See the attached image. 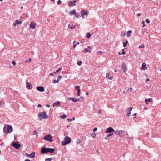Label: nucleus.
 I'll list each match as a JSON object with an SVG mask.
<instances>
[{
  "label": "nucleus",
  "mask_w": 161,
  "mask_h": 161,
  "mask_svg": "<svg viewBox=\"0 0 161 161\" xmlns=\"http://www.w3.org/2000/svg\"><path fill=\"white\" fill-rule=\"evenodd\" d=\"M75 89L77 90L78 91V90H80V87L79 86H75Z\"/></svg>",
  "instance_id": "29"
},
{
  "label": "nucleus",
  "mask_w": 161,
  "mask_h": 161,
  "mask_svg": "<svg viewBox=\"0 0 161 161\" xmlns=\"http://www.w3.org/2000/svg\"><path fill=\"white\" fill-rule=\"evenodd\" d=\"M97 53V54L99 55H101L103 53L102 52H101V51H98Z\"/></svg>",
  "instance_id": "40"
},
{
  "label": "nucleus",
  "mask_w": 161,
  "mask_h": 161,
  "mask_svg": "<svg viewBox=\"0 0 161 161\" xmlns=\"http://www.w3.org/2000/svg\"><path fill=\"white\" fill-rule=\"evenodd\" d=\"M91 34L90 33H87L86 35V37L87 38H89L91 36Z\"/></svg>",
  "instance_id": "28"
},
{
  "label": "nucleus",
  "mask_w": 161,
  "mask_h": 161,
  "mask_svg": "<svg viewBox=\"0 0 161 161\" xmlns=\"http://www.w3.org/2000/svg\"><path fill=\"white\" fill-rule=\"evenodd\" d=\"M55 149L53 148H46V147H43L41 150V153L42 154L47 153H53Z\"/></svg>",
  "instance_id": "1"
},
{
  "label": "nucleus",
  "mask_w": 161,
  "mask_h": 161,
  "mask_svg": "<svg viewBox=\"0 0 161 161\" xmlns=\"http://www.w3.org/2000/svg\"><path fill=\"white\" fill-rule=\"evenodd\" d=\"M81 142V141H80L79 139H78L76 142L77 144H79Z\"/></svg>",
  "instance_id": "50"
},
{
  "label": "nucleus",
  "mask_w": 161,
  "mask_h": 161,
  "mask_svg": "<svg viewBox=\"0 0 161 161\" xmlns=\"http://www.w3.org/2000/svg\"><path fill=\"white\" fill-rule=\"evenodd\" d=\"M109 75V74L108 73H107L106 74V77H108Z\"/></svg>",
  "instance_id": "55"
},
{
  "label": "nucleus",
  "mask_w": 161,
  "mask_h": 161,
  "mask_svg": "<svg viewBox=\"0 0 161 161\" xmlns=\"http://www.w3.org/2000/svg\"><path fill=\"white\" fill-rule=\"evenodd\" d=\"M22 21H19L18 20H15V24H14V26H16L17 24H22Z\"/></svg>",
  "instance_id": "21"
},
{
  "label": "nucleus",
  "mask_w": 161,
  "mask_h": 161,
  "mask_svg": "<svg viewBox=\"0 0 161 161\" xmlns=\"http://www.w3.org/2000/svg\"><path fill=\"white\" fill-rule=\"evenodd\" d=\"M125 33L124 31H122L121 32V34L122 36H124L125 35Z\"/></svg>",
  "instance_id": "33"
},
{
  "label": "nucleus",
  "mask_w": 161,
  "mask_h": 161,
  "mask_svg": "<svg viewBox=\"0 0 161 161\" xmlns=\"http://www.w3.org/2000/svg\"><path fill=\"white\" fill-rule=\"evenodd\" d=\"M62 118L63 119H64L67 117V116L65 114H64L62 116Z\"/></svg>",
  "instance_id": "45"
},
{
  "label": "nucleus",
  "mask_w": 161,
  "mask_h": 161,
  "mask_svg": "<svg viewBox=\"0 0 161 161\" xmlns=\"http://www.w3.org/2000/svg\"><path fill=\"white\" fill-rule=\"evenodd\" d=\"M114 132H115V133L116 135H119L120 130H116Z\"/></svg>",
  "instance_id": "34"
},
{
  "label": "nucleus",
  "mask_w": 161,
  "mask_h": 161,
  "mask_svg": "<svg viewBox=\"0 0 161 161\" xmlns=\"http://www.w3.org/2000/svg\"><path fill=\"white\" fill-rule=\"evenodd\" d=\"M91 47L90 46H88L87 47V48H85L84 50H83V52L84 53H85L86 51V52H89V50L91 49Z\"/></svg>",
  "instance_id": "16"
},
{
  "label": "nucleus",
  "mask_w": 161,
  "mask_h": 161,
  "mask_svg": "<svg viewBox=\"0 0 161 161\" xmlns=\"http://www.w3.org/2000/svg\"><path fill=\"white\" fill-rule=\"evenodd\" d=\"M61 3V0H58L57 2V3L58 5H60Z\"/></svg>",
  "instance_id": "42"
},
{
  "label": "nucleus",
  "mask_w": 161,
  "mask_h": 161,
  "mask_svg": "<svg viewBox=\"0 0 161 161\" xmlns=\"http://www.w3.org/2000/svg\"><path fill=\"white\" fill-rule=\"evenodd\" d=\"M75 16L76 17L78 18V17H80V14H76V13L75 14Z\"/></svg>",
  "instance_id": "35"
},
{
  "label": "nucleus",
  "mask_w": 161,
  "mask_h": 161,
  "mask_svg": "<svg viewBox=\"0 0 161 161\" xmlns=\"http://www.w3.org/2000/svg\"><path fill=\"white\" fill-rule=\"evenodd\" d=\"M141 16V14H140V13H138V14H137V16H138V17H139V16Z\"/></svg>",
  "instance_id": "64"
},
{
  "label": "nucleus",
  "mask_w": 161,
  "mask_h": 161,
  "mask_svg": "<svg viewBox=\"0 0 161 161\" xmlns=\"http://www.w3.org/2000/svg\"><path fill=\"white\" fill-rule=\"evenodd\" d=\"M80 90H78V92L77 93V95L78 96H80Z\"/></svg>",
  "instance_id": "41"
},
{
  "label": "nucleus",
  "mask_w": 161,
  "mask_h": 161,
  "mask_svg": "<svg viewBox=\"0 0 161 161\" xmlns=\"http://www.w3.org/2000/svg\"><path fill=\"white\" fill-rule=\"evenodd\" d=\"M114 130L112 127H110L108 128L106 131V133H111L112 132L114 131Z\"/></svg>",
  "instance_id": "11"
},
{
  "label": "nucleus",
  "mask_w": 161,
  "mask_h": 161,
  "mask_svg": "<svg viewBox=\"0 0 161 161\" xmlns=\"http://www.w3.org/2000/svg\"><path fill=\"white\" fill-rule=\"evenodd\" d=\"M113 134V133H110L109 134H108L107 136H106L105 137V139H107L109 137H110V136H112Z\"/></svg>",
  "instance_id": "26"
},
{
  "label": "nucleus",
  "mask_w": 161,
  "mask_h": 161,
  "mask_svg": "<svg viewBox=\"0 0 161 161\" xmlns=\"http://www.w3.org/2000/svg\"><path fill=\"white\" fill-rule=\"evenodd\" d=\"M127 44L126 43H125V42H124L123 43V46L124 47H125L126 46Z\"/></svg>",
  "instance_id": "52"
},
{
  "label": "nucleus",
  "mask_w": 161,
  "mask_h": 161,
  "mask_svg": "<svg viewBox=\"0 0 161 161\" xmlns=\"http://www.w3.org/2000/svg\"><path fill=\"white\" fill-rule=\"evenodd\" d=\"M36 26V24H34L33 22H32L31 23L29 27L30 29L32 28V29H34L35 28Z\"/></svg>",
  "instance_id": "14"
},
{
  "label": "nucleus",
  "mask_w": 161,
  "mask_h": 161,
  "mask_svg": "<svg viewBox=\"0 0 161 161\" xmlns=\"http://www.w3.org/2000/svg\"><path fill=\"white\" fill-rule=\"evenodd\" d=\"M19 142H14L12 143V146L18 149L21 146V144H19Z\"/></svg>",
  "instance_id": "6"
},
{
  "label": "nucleus",
  "mask_w": 161,
  "mask_h": 161,
  "mask_svg": "<svg viewBox=\"0 0 161 161\" xmlns=\"http://www.w3.org/2000/svg\"><path fill=\"white\" fill-rule=\"evenodd\" d=\"M81 15L83 18H85V15H88V14L87 13V11H86L84 10H82L81 11Z\"/></svg>",
  "instance_id": "8"
},
{
  "label": "nucleus",
  "mask_w": 161,
  "mask_h": 161,
  "mask_svg": "<svg viewBox=\"0 0 161 161\" xmlns=\"http://www.w3.org/2000/svg\"><path fill=\"white\" fill-rule=\"evenodd\" d=\"M75 28H76V25H75L74 26H71V29H74Z\"/></svg>",
  "instance_id": "48"
},
{
  "label": "nucleus",
  "mask_w": 161,
  "mask_h": 161,
  "mask_svg": "<svg viewBox=\"0 0 161 161\" xmlns=\"http://www.w3.org/2000/svg\"><path fill=\"white\" fill-rule=\"evenodd\" d=\"M86 40L85 39H83L81 42L82 43H84L86 42Z\"/></svg>",
  "instance_id": "47"
},
{
  "label": "nucleus",
  "mask_w": 161,
  "mask_h": 161,
  "mask_svg": "<svg viewBox=\"0 0 161 161\" xmlns=\"http://www.w3.org/2000/svg\"><path fill=\"white\" fill-rule=\"evenodd\" d=\"M152 99L150 98L149 99H145V102L147 104H148V103H147L148 101H149V102H151L152 101Z\"/></svg>",
  "instance_id": "24"
},
{
  "label": "nucleus",
  "mask_w": 161,
  "mask_h": 161,
  "mask_svg": "<svg viewBox=\"0 0 161 161\" xmlns=\"http://www.w3.org/2000/svg\"><path fill=\"white\" fill-rule=\"evenodd\" d=\"M46 106L47 108H49L50 107V105L49 104H47L46 105Z\"/></svg>",
  "instance_id": "62"
},
{
  "label": "nucleus",
  "mask_w": 161,
  "mask_h": 161,
  "mask_svg": "<svg viewBox=\"0 0 161 161\" xmlns=\"http://www.w3.org/2000/svg\"><path fill=\"white\" fill-rule=\"evenodd\" d=\"M81 142V141H80L79 139H78L76 142L77 144H79Z\"/></svg>",
  "instance_id": "51"
},
{
  "label": "nucleus",
  "mask_w": 161,
  "mask_h": 161,
  "mask_svg": "<svg viewBox=\"0 0 161 161\" xmlns=\"http://www.w3.org/2000/svg\"><path fill=\"white\" fill-rule=\"evenodd\" d=\"M52 159L51 158H47L45 159V161H51Z\"/></svg>",
  "instance_id": "36"
},
{
  "label": "nucleus",
  "mask_w": 161,
  "mask_h": 161,
  "mask_svg": "<svg viewBox=\"0 0 161 161\" xmlns=\"http://www.w3.org/2000/svg\"><path fill=\"white\" fill-rule=\"evenodd\" d=\"M33 134L34 135H36V137L38 136V134L36 130H35L33 131Z\"/></svg>",
  "instance_id": "31"
},
{
  "label": "nucleus",
  "mask_w": 161,
  "mask_h": 161,
  "mask_svg": "<svg viewBox=\"0 0 161 161\" xmlns=\"http://www.w3.org/2000/svg\"><path fill=\"white\" fill-rule=\"evenodd\" d=\"M13 131V128L12 127L9 125H6L3 128V132L5 133H7V132L10 133Z\"/></svg>",
  "instance_id": "3"
},
{
  "label": "nucleus",
  "mask_w": 161,
  "mask_h": 161,
  "mask_svg": "<svg viewBox=\"0 0 161 161\" xmlns=\"http://www.w3.org/2000/svg\"><path fill=\"white\" fill-rule=\"evenodd\" d=\"M122 69H123L124 72H126L128 70L126 64L123 63L122 65Z\"/></svg>",
  "instance_id": "9"
},
{
  "label": "nucleus",
  "mask_w": 161,
  "mask_h": 161,
  "mask_svg": "<svg viewBox=\"0 0 161 161\" xmlns=\"http://www.w3.org/2000/svg\"><path fill=\"white\" fill-rule=\"evenodd\" d=\"M76 13V10L75 9H73L70 12H69V14L70 15H72L74 14H75Z\"/></svg>",
  "instance_id": "19"
},
{
  "label": "nucleus",
  "mask_w": 161,
  "mask_h": 161,
  "mask_svg": "<svg viewBox=\"0 0 161 161\" xmlns=\"http://www.w3.org/2000/svg\"><path fill=\"white\" fill-rule=\"evenodd\" d=\"M71 142V139L68 136H66L64 138L62 142V144L63 146H65L67 144L70 143Z\"/></svg>",
  "instance_id": "4"
},
{
  "label": "nucleus",
  "mask_w": 161,
  "mask_h": 161,
  "mask_svg": "<svg viewBox=\"0 0 161 161\" xmlns=\"http://www.w3.org/2000/svg\"><path fill=\"white\" fill-rule=\"evenodd\" d=\"M37 90L40 92H43L44 91L45 89L44 87L39 86L36 87Z\"/></svg>",
  "instance_id": "13"
},
{
  "label": "nucleus",
  "mask_w": 161,
  "mask_h": 161,
  "mask_svg": "<svg viewBox=\"0 0 161 161\" xmlns=\"http://www.w3.org/2000/svg\"><path fill=\"white\" fill-rule=\"evenodd\" d=\"M147 69V67H146V64L145 63H142L141 68L142 69L145 70Z\"/></svg>",
  "instance_id": "20"
},
{
  "label": "nucleus",
  "mask_w": 161,
  "mask_h": 161,
  "mask_svg": "<svg viewBox=\"0 0 161 161\" xmlns=\"http://www.w3.org/2000/svg\"><path fill=\"white\" fill-rule=\"evenodd\" d=\"M132 109V108L131 107H130L128 108L127 109V116H130L131 114V111Z\"/></svg>",
  "instance_id": "10"
},
{
  "label": "nucleus",
  "mask_w": 161,
  "mask_h": 161,
  "mask_svg": "<svg viewBox=\"0 0 161 161\" xmlns=\"http://www.w3.org/2000/svg\"><path fill=\"white\" fill-rule=\"evenodd\" d=\"M131 89H132V88H131V87H130L129 88H128V89H127V88H125V90H127V92H129V91H131Z\"/></svg>",
  "instance_id": "38"
},
{
  "label": "nucleus",
  "mask_w": 161,
  "mask_h": 161,
  "mask_svg": "<svg viewBox=\"0 0 161 161\" xmlns=\"http://www.w3.org/2000/svg\"><path fill=\"white\" fill-rule=\"evenodd\" d=\"M71 25L70 24H69L68 25V28H71Z\"/></svg>",
  "instance_id": "60"
},
{
  "label": "nucleus",
  "mask_w": 161,
  "mask_h": 161,
  "mask_svg": "<svg viewBox=\"0 0 161 161\" xmlns=\"http://www.w3.org/2000/svg\"><path fill=\"white\" fill-rule=\"evenodd\" d=\"M59 82V80H53V83H58Z\"/></svg>",
  "instance_id": "32"
},
{
  "label": "nucleus",
  "mask_w": 161,
  "mask_h": 161,
  "mask_svg": "<svg viewBox=\"0 0 161 161\" xmlns=\"http://www.w3.org/2000/svg\"><path fill=\"white\" fill-rule=\"evenodd\" d=\"M67 120L69 122H71L72 121V119H67Z\"/></svg>",
  "instance_id": "54"
},
{
  "label": "nucleus",
  "mask_w": 161,
  "mask_h": 161,
  "mask_svg": "<svg viewBox=\"0 0 161 161\" xmlns=\"http://www.w3.org/2000/svg\"><path fill=\"white\" fill-rule=\"evenodd\" d=\"M101 112V110L100 109L98 111H97V113L99 114H100Z\"/></svg>",
  "instance_id": "58"
},
{
  "label": "nucleus",
  "mask_w": 161,
  "mask_h": 161,
  "mask_svg": "<svg viewBox=\"0 0 161 161\" xmlns=\"http://www.w3.org/2000/svg\"><path fill=\"white\" fill-rule=\"evenodd\" d=\"M62 76H61V75H60V76H59L58 77V80H59H59H61V78H62Z\"/></svg>",
  "instance_id": "46"
},
{
  "label": "nucleus",
  "mask_w": 161,
  "mask_h": 161,
  "mask_svg": "<svg viewBox=\"0 0 161 161\" xmlns=\"http://www.w3.org/2000/svg\"><path fill=\"white\" fill-rule=\"evenodd\" d=\"M145 47L144 46L143 44L141 45V46H139V48H143Z\"/></svg>",
  "instance_id": "44"
},
{
  "label": "nucleus",
  "mask_w": 161,
  "mask_h": 161,
  "mask_svg": "<svg viewBox=\"0 0 161 161\" xmlns=\"http://www.w3.org/2000/svg\"><path fill=\"white\" fill-rule=\"evenodd\" d=\"M122 55H124L125 54V52L124 49H122Z\"/></svg>",
  "instance_id": "39"
},
{
  "label": "nucleus",
  "mask_w": 161,
  "mask_h": 161,
  "mask_svg": "<svg viewBox=\"0 0 161 161\" xmlns=\"http://www.w3.org/2000/svg\"><path fill=\"white\" fill-rule=\"evenodd\" d=\"M76 0H73V1H69L68 3L69 6V7H71L72 5L73 6H75V3L76 2Z\"/></svg>",
  "instance_id": "7"
},
{
  "label": "nucleus",
  "mask_w": 161,
  "mask_h": 161,
  "mask_svg": "<svg viewBox=\"0 0 161 161\" xmlns=\"http://www.w3.org/2000/svg\"><path fill=\"white\" fill-rule=\"evenodd\" d=\"M62 68H59L58 69V70H57L56 71L54 72L55 74H57L59 71H61L62 70Z\"/></svg>",
  "instance_id": "25"
},
{
  "label": "nucleus",
  "mask_w": 161,
  "mask_h": 161,
  "mask_svg": "<svg viewBox=\"0 0 161 161\" xmlns=\"http://www.w3.org/2000/svg\"><path fill=\"white\" fill-rule=\"evenodd\" d=\"M145 22L144 21H142V24L143 25H142V27H145Z\"/></svg>",
  "instance_id": "43"
},
{
  "label": "nucleus",
  "mask_w": 161,
  "mask_h": 161,
  "mask_svg": "<svg viewBox=\"0 0 161 161\" xmlns=\"http://www.w3.org/2000/svg\"><path fill=\"white\" fill-rule=\"evenodd\" d=\"M42 105L41 104H39L37 105V107H42Z\"/></svg>",
  "instance_id": "59"
},
{
  "label": "nucleus",
  "mask_w": 161,
  "mask_h": 161,
  "mask_svg": "<svg viewBox=\"0 0 161 161\" xmlns=\"http://www.w3.org/2000/svg\"><path fill=\"white\" fill-rule=\"evenodd\" d=\"M69 99L70 100H72L73 102H77V101H79L80 100L79 98L75 99L74 98H72H72H71V97L69 98Z\"/></svg>",
  "instance_id": "17"
},
{
  "label": "nucleus",
  "mask_w": 161,
  "mask_h": 161,
  "mask_svg": "<svg viewBox=\"0 0 161 161\" xmlns=\"http://www.w3.org/2000/svg\"><path fill=\"white\" fill-rule=\"evenodd\" d=\"M76 46V44H75L74 46H73V48H75Z\"/></svg>",
  "instance_id": "61"
},
{
  "label": "nucleus",
  "mask_w": 161,
  "mask_h": 161,
  "mask_svg": "<svg viewBox=\"0 0 161 161\" xmlns=\"http://www.w3.org/2000/svg\"><path fill=\"white\" fill-rule=\"evenodd\" d=\"M32 59L31 58H29L28 60H26L25 61V63H31V61Z\"/></svg>",
  "instance_id": "27"
},
{
  "label": "nucleus",
  "mask_w": 161,
  "mask_h": 161,
  "mask_svg": "<svg viewBox=\"0 0 161 161\" xmlns=\"http://www.w3.org/2000/svg\"><path fill=\"white\" fill-rule=\"evenodd\" d=\"M97 128L96 127V128H95L93 130V131H97Z\"/></svg>",
  "instance_id": "56"
},
{
  "label": "nucleus",
  "mask_w": 161,
  "mask_h": 161,
  "mask_svg": "<svg viewBox=\"0 0 161 161\" xmlns=\"http://www.w3.org/2000/svg\"><path fill=\"white\" fill-rule=\"evenodd\" d=\"M91 136L93 138H95L96 136V134L94 132H93L91 134Z\"/></svg>",
  "instance_id": "30"
},
{
  "label": "nucleus",
  "mask_w": 161,
  "mask_h": 161,
  "mask_svg": "<svg viewBox=\"0 0 161 161\" xmlns=\"http://www.w3.org/2000/svg\"><path fill=\"white\" fill-rule=\"evenodd\" d=\"M146 22L147 23V24H148L150 23V21L148 19H146Z\"/></svg>",
  "instance_id": "49"
},
{
  "label": "nucleus",
  "mask_w": 161,
  "mask_h": 161,
  "mask_svg": "<svg viewBox=\"0 0 161 161\" xmlns=\"http://www.w3.org/2000/svg\"><path fill=\"white\" fill-rule=\"evenodd\" d=\"M57 105H59V106H60V103L58 101L57 103L55 102L53 103V107L56 106Z\"/></svg>",
  "instance_id": "22"
},
{
  "label": "nucleus",
  "mask_w": 161,
  "mask_h": 161,
  "mask_svg": "<svg viewBox=\"0 0 161 161\" xmlns=\"http://www.w3.org/2000/svg\"><path fill=\"white\" fill-rule=\"evenodd\" d=\"M82 63V61H79L77 62V64L79 66H80L81 64Z\"/></svg>",
  "instance_id": "37"
},
{
  "label": "nucleus",
  "mask_w": 161,
  "mask_h": 161,
  "mask_svg": "<svg viewBox=\"0 0 161 161\" xmlns=\"http://www.w3.org/2000/svg\"><path fill=\"white\" fill-rule=\"evenodd\" d=\"M132 31H129L127 32V33L126 34L127 37H129L130 36V34L131 33Z\"/></svg>",
  "instance_id": "23"
},
{
  "label": "nucleus",
  "mask_w": 161,
  "mask_h": 161,
  "mask_svg": "<svg viewBox=\"0 0 161 161\" xmlns=\"http://www.w3.org/2000/svg\"><path fill=\"white\" fill-rule=\"evenodd\" d=\"M38 116L40 120H41L43 119H47L48 118L46 112L45 111L39 113Z\"/></svg>",
  "instance_id": "2"
},
{
  "label": "nucleus",
  "mask_w": 161,
  "mask_h": 161,
  "mask_svg": "<svg viewBox=\"0 0 161 161\" xmlns=\"http://www.w3.org/2000/svg\"><path fill=\"white\" fill-rule=\"evenodd\" d=\"M12 64L14 65H15L16 64V62L15 61H12Z\"/></svg>",
  "instance_id": "53"
},
{
  "label": "nucleus",
  "mask_w": 161,
  "mask_h": 161,
  "mask_svg": "<svg viewBox=\"0 0 161 161\" xmlns=\"http://www.w3.org/2000/svg\"><path fill=\"white\" fill-rule=\"evenodd\" d=\"M35 153L34 152H32V153L30 154H29L27 153H25V155L27 157H28L30 158H34L35 156Z\"/></svg>",
  "instance_id": "12"
},
{
  "label": "nucleus",
  "mask_w": 161,
  "mask_h": 161,
  "mask_svg": "<svg viewBox=\"0 0 161 161\" xmlns=\"http://www.w3.org/2000/svg\"><path fill=\"white\" fill-rule=\"evenodd\" d=\"M125 132L123 130H120L119 136L120 137L123 136H124Z\"/></svg>",
  "instance_id": "18"
},
{
  "label": "nucleus",
  "mask_w": 161,
  "mask_h": 161,
  "mask_svg": "<svg viewBox=\"0 0 161 161\" xmlns=\"http://www.w3.org/2000/svg\"><path fill=\"white\" fill-rule=\"evenodd\" d=\"M113 77V76H111L109 77L108 79H109L110 80H111L112 79Z\"/></svg>",
  "instance_id": "57"
},
{
  "label": "nucleus",
  "mask_w": 161,
  "mask_h": 161,
  "mask_svg": "<svg viewBox=\"0 0 161 161\" xmlns=\"http://www.w3.org/2000/svg\"><path fill=\"white\" fill-rule=\"evenodd\" d=\"M52 138L53 137L50 135L48 134L47 135L45 136L44 137L43 139L46 141L50 142H52L53 141V140H52Z\"/></svg>",
  "instance_id": "5"
},
{
  "label": "nucleus",
  "mask_w": 161,
  "mask_h": 161,
  "mask_svg": "<svg viewBox=\"0 0 161 161\" xmlns=\"http://www.w3.org/2000/svg\"><path fill=\"white\" fill-rule=\"evenodd\" d=\"M26 87L27 88H29V89H31L32 88V86L31 84L29 82H27L26 83Z\"/></svg>",
  "instance_id": "15"
},
{
  "label": "nucleus",
  "mask_w": 161,
  "mask_h": 161,
  "mask_svg": "<svg viewBox=\"0 0 161 161\" xmlns=\"http://www.w3.org/2000/svg\"><path fill=\"white\" fill-rule=\"evenodd\" d=\"M25 161H31V160L28 159H26Z\"/></svg>",
  "instance_id": "63"
}]
</instances>
